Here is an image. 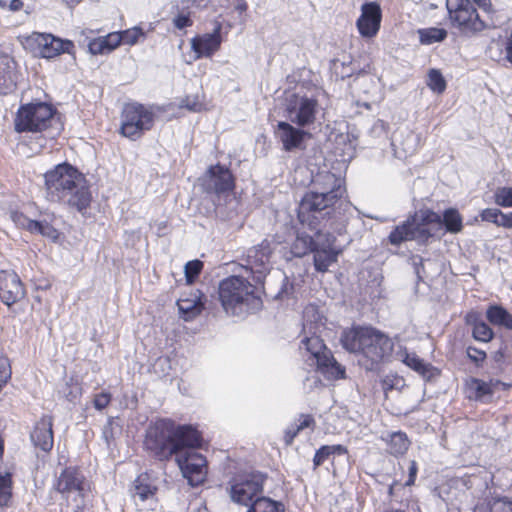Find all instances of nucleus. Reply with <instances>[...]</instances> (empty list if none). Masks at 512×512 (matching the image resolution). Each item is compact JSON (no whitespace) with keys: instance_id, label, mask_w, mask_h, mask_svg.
<instances>
[{"instance_id":"69168bd1","label":"nucleus","mask_w":512,"mask_h":512,"mask_svg":"<svg viewBox=\"0 0 512 512\" xmlns=\"http://www.w3.org/2000/svg\"><path fill=\"white\" fill-rule=\"evenodd\" d=\"M235 9H236L237 11H239L240 13H242V12L246 11V9H247V4H246V2H245L244 0H239V1H238V3H237V4H236V6H235Z\"/></svg>"},{"instance_id":"393cba45","label":"nucleus","mask_w":512,"mask_h":512,"mask_svg":"<svg viewBox=\"0 0 512 512\" xmlns=\"http://www.w3.org/2000/svg\"><path fill=\"white\" fill-rule=\"evenodd\" d=\"M30 438L35 447L44 452L50 451L54 443L52 418L50 416H43L35 425Z\"/></svg>"},{"instance_id":"6e6d98bb","label":"nucleus","mask_w":512,"mask_h":512,"mask_svg":"<svg viewBox=\"0 0 512 512\" xmlns=\"http://www.w3.org/2000/svg\"><path fill=\"white\" fill-rule=\"evenodd\" d=\"M477 6L488 14L494 13V8L491 0H473Z\"/></svg>"},{"instance_id":"0e129e2a","label":"nucleus","mask_w":512,"mask_h":512,"mask_svg":"<svg viewBox=\"0 0 512 512\" xmlns=\"http://www.w3.org/2000/svg\"><path fill=\"white\" fill-rule=\"evenodd\" d=\"M423 259L421 257H413V265L415 266V270L417 275L420 274L419 266H422Z\"/></svg>"},{"instance_id":"412c9836","label":"nucleus","mask_w":512,"mask_h":512,"mask_svg":"<svg viewBox=\"0 0 512 512\" xmlns=\"http://www.w3.org/2000/svg\"><path fill=\"white\" fill-rule=\"evenodd\" d=\"M306 135H308V133L304 130L294 127L292 124L285 121L278 122L275 129V136L282 143L285 151L300 149Z\"/></svg>"},{"instance_id":"0eeeda50","label":"nucleus","mask_w":512,"mask_h":512,"mask_svg":"<svg viewBox=\"0 0 512 512\" xmlns=\"http://www.w3.org/2000/svg\"><path fill=\"white\" fill-rule=\"evenodd\" d=\"M56 487L61 494L60 512H84L89 485L81 471L73 467L64 469Z\"/></svg>"},{"instance_id":"4c0bfd02","label":"nucleus","mask_w":512,"mask_h":512,"mask_svg":"<svg viewBox=\"0 0 512 512\" xmlns=\"http://www.w3.org/2000/svg\"><path fill=\"white\" fill-rule=\"evenodd\" d=\"M494 201L502 207H512V188L500 187L494 193Z\"/></svg>"},{"instance_id":"473e14b6","label":"nucleus","mask_w":512,"mask_h":512,"mask_svg":"<svg viewBox=\"0 0 512 512\" xmlns=\"http://www.w3.org/2000/svg\"><path fill=\"white\" fill-rule=\"evenodd\" d=\"M409 447V440L402 432H394L389 436L388 449L393 455L404 454Z\"/></svg>"},{"instance_id":"5fc2aeb1","label":"nucleus","mask_w":512,"mask_h":512,"mask_svg":"<svg viewBox=\"0 0 512 512\" xmlns=\"http://www.w3.org/2000/svg\"><path fill=\"white\" fill-rule=\"evenodd\" d=\"M314 423V419L310 415H303L298 420V423H295V426L299 428V431H301L304 428L310 427Z\"/></svg>"},{"instance_id":"37998d69","label":"nucleus","mask_w":512,"mask_h":512,"mask_svg":"<svg viewBox=\"0 0 512 512\" xmlns=\"http://www.w3.org/2000/svg\"><path fill=\"white\" fill-rule=\"evenodd\" d=\"M88 48L89 51L94 55L105 54L110 52L106 46V42L103 37H99L90 41Z\"/></svg>"},{"instance_id":"e433bc0d","label":"nucleus","mask_w":512,"mask_h":512,"mask_svg":"<svg viewBox=\"0 0 512 512\" xmlns=\"http://www.w3.org/2000/svg\"><path fill=\"white\" fill-rule=\"evenodd\" d=\"M473 337L477 341L489 342L493 338V331L484 321L474 322Z\"/></svg>"},{"instance_id":"a211bd4d","label":"nucleus","mask_w":512,"mask_h":512,"mask_svg":"<svg viewBox=\"0 0 512 512\" xmlns=\"http://www.w3.org/2000/svg\"><path fill=\"white\" fill-rule=\"evenodd\" d=\"M25 296V289L20 277L14 271H0V298L4 304L11 306Z\"/></svg>"},{"instance_id":"a19ab883","label":"nucleus","mask_w":512,"mask_h":512,"mask_svg":"<svg viewBox=\"0 0 512 512\" xmlns=\"http://www.w3.org/2000/svg\"><path fill=\"white\" fill-rule=\"evenodd\" d=\"M418 214V219L424 223L426 226L429 224H442V218L439 214L431 211V210H421Z\"/></svg>"},{"instance_id":"c03bdc74","label":"nucleus","mask_w":512,"mask_h":512,"mask_svg":"<svg viewBox=\"0 0 512 512\" xmlns=\"http://www.w3.org/2000/svg\"><path fill=\"white\" fill-rule=\"evenodd\" d=\"M11 378V366L7 357L0 355V383L6 384Z\"/></svg>"},{"instance_id":"4468645a","label":"nucleus","mask_w":512,"mask_h":512,"mask_svg":"<svg viewBox=\"0 0 512 512\" xmlns=\"http://www.w3.org/2000/svg\"><path fill=\"white\" fill-rule=\"evenodd\" d=\"M28 41L35 45V49L43 58H53L61 53L72 54L74 44L70 40H62L52 34L34 32L29 36Z\"/></svg>"},{"instance_id":"cd10ccee","label":"nucleus","mask_w":512,"mask_h":512,"mask_svg":"<svg viewBox=\"0 0 512 512\" xmlns=\"http://www.w3.org/2000/svg\"><path fill=\"white\" fill-rule=\"evenodd\" d=\"M156 488L148 483L146 475H140L135 481L132 490V496L138 504V501L145 502L152 499L155 495Z\"/></svg>"},{"instance_id":"f8f14e48","label":"nucleus","mask_w":512,"mask_h":512,"mask_svg":"<svg viewBox=\"0 0 512 512\" xmlns=\"http://www.w3.org/2000/svg\"><path fill=\"white\" fill-rule=\"evenodd\" d=\"M320 110V105L316 99L295 94L291 96L286 106L289 120L299 127L313 125Z\"/></svg>"},{"instance_id":"774afa93","label":"nucleus","mask_w":512,"mask_h":512,"mask_svg":"<svg viewBox=\"0 0 512 512\" xmlns=\"http://www.w3.org/2000/svg\"><path fill=\"white\" fill-rule=\"evenodd\" d=\"M3 453H4V442H3L2 437L0 436V460H2V458H3ZM0 469H2L1 466H0Z\"/></svg>"},{"instance_id":"aec40b11","label":"nucleus","mask_w":512,"mask_h":512,"mask_svg":"<svg viewBox=\"0 0 512 512\" xmlns=\"http://www.w3.org/2000/svg\"><path fill=\"white\" fill-rule=\"evenodd\" d=\"M221 25L217 24L212 33H206L203 35L196 36L191 39V49L194 52V60H198L202 57L210 58L220 48L221 39Z\"/></svg>"},{"instance_id":"09e8293b","label":"nucleus","mask_w":512,"mask_h":512,"mask_svg":"<svg viewBox=\"0 0 512 512\" xmlns=\"http://www.w3.org/2000/svg\"><path fill=\"white\" fill-rule=\"evenodd\" d=\"M111 401V395L106 392L95 395L93 404L97 410H103L106 408Z\"/></svg>"},{"instance_id":"c9c22d12","label":"nucleus","mask_w":512,"mask_h":512,"mask_svg":"<svg viewBox=\"0 0 512 512\" xmlns=\"http://www.w3.org/2000/svg\"><path fill=\"white\" fill-rule=\"evenodd\" d=\"M427 86L436 93H442L446 89V81L440 71L431 69L428 73Z\"/></svg>"},{"instance_id":"4be33fe9","label":"nucleus","mask_w":512,"mask_h":512,"mask_svg":"<svg viewBox=\"0 0 512 512\" xmlns=\"http://www.w3.org/2000/svg\"><path fill=\"white\" fill-rule=\"evenodd\" d=\"M419 138L411 130L399 129L392 138L394 155L401 160L412 156L418 147Z\"/></svg>"},{"instance_id":"338daca9","label":"nucleus","mask_w":512,"mask_h":512,"mask_svg":"<svg viewBox=\"0 0 512 512\" xmlns=\"http://www.w3.org/2000/svg\"><path fill=\"white\" fill-rule=\"evenodd\" d=\"M193 4L198 6V7H205L209 0H192Z\"/></svg>"},{"instance_id":"bb28decb","label":"nucleus","mask_w":512,"mask_h":512,"mask_svg":"<svg viewBox=\"0 0 512 512\" xmlns=\"http://www.w3.org/2000/svg\"><path fill=\"white\" fill-rule=\"evenodd\" d=\"M398 360L403 362L409 368L413 369L423 377H431L433 374V367L430 364L425 363L415 353H410L406 348H400L396 352Z\"/></svg>"},{"instance_id":"ea45409f","label":"nucleus","mask_w":512,"mask_h":512,"mask_svg":"<svg viewBox=\"0 0 512 512\" xmlns=\"http://www.w3.org/2000/svg\"><path fill=\"white\" fill-rule=\"evenodd\" d=\"M203 268V263L199 260L189 261L184 268L185 276L188 283H192L193 280L200 274Z\"/></svg>"},{"instance_id":"603ef678","label":"nucleus","mask_w":512,"mask_h":512,"mask_svg":"<svg viewBox=\"0 0 512 512\" xmlns=\"http://www.w3.org/2000/svg\"><path fill=\"white\" fill-rule=\"evenodd\" d=\"M497 226L512 229V211L506 214L500 210Z\"/></svg>"},{"instance_id":"c756f323","label":"nucleus","mask_w":512,"mask_h":512,"mask_svg":"<svg viewBox=\"0 0 512 512\" xmlns=\"http://www.w3.org/2000/svg\"><path fill=\"white\" fill-rule=\"evenodd\" d=\"M487 319L490 323L512 329V315L500 306H491L487 310Z\"/></svg>"},{"instance_id":"c85d7f7f","label":"nucleus","mask_w":512,"mask_h":512,"mask_svg":"<svg viewBox=\"0 0 512 512\" xmlns=\"http://www.w3.org/2000/svg\"><path fill=\"white\" fill-rule=\"evenodd\" d=\"M468 397L475 400H483L492 394L491 385L483 380L471 378L466 383Z\"/></svg>"},{"instance_id":"dca6fc26","label":"nucleus","mask_w":512,"mask_h":512,"mask_svg":"<svg viewBox=\"0 0 512 512\" xmlns=\"http://www.w3.org/2000/svg\"><path fill=\"white\" fill-rule=\"evenodd\" d=\"M202 185L207 193L215 194L220 198L232 191L234 182L232 174L227 168L215 165L206 172Z\"/></svg>"},{"instance_id":"b1692460","label":"nucleus","mask_w":512,"mask_h":512,"mask_svg":"<svg viewBox=\"0 0 512 512\" xmlns=\"http://www.w3.org/2000/svg\"><path fill=\"white\" fill-rule=\"evenodd\" d=\"M12 221L16 226L25 228L31 233H37L53 241L58 239V231L47 221H36L26 217L23 213L13 211L10 214Z\"/></svg>"},{"instance_id":"7ed1b4c3","label":"nucleus","mask_w":512,"mask_h":512,"mask_svg":"<svg viewBox=\"0 0 512 512\" xmlns=\"http://www.w3.org/2000/svg\"><path fill=\"white\" fill-rule=\"evenodd\" d=\"M144 445L160 460L176 456L185 448L201 446V436L192 426H176L170 420H160L150 426Z\"/></svg>"},{"instance_id":"e2e57ef3","label":"nucleus","mask_w":512,"mask_h":512,"mask_svg":"<svg viewBox=\"0 0 512 512\" xmlns=\"http://www.w3.org/2000/svg\"><path fill=\"white\" fill-rule=\"evenodd\" d=\"M23 7V2L21 0H11L9 4V8L11 11H18Z\"/></svg>"},{"instance_id":"9b49d317","label":"nucleus","mask_w":512,"mask_h":512,"mask_svg":"<svg viewBox=\"0 0 512 512\" xmlns=\"http://www.w3.org/2000/svg\"><path fill=\"white\" fill-rule=\"evenodd\" d=\"M265 476L259 472L234 477L229 485V495L234 503L249 506L263 490Z\"/></svg>"},{"instance_id":"9d476101","label":"nucleus","mask_w":512,"mask_h":512,"mask_svg":"<svg viewBox=\"0 0 512 512\" xmlns=\"http://www.w3.org/2000/svg\"><path fill=\"white\" fill-rule=\"evenodd\" d=\"M451 24L462 32H480L487 27L470 0H446Z\"/></svg>"},{"instance_id":"1a4fd4ad","label":"nucleus","mask_w":512,"mask_h":512,"mask_svg":"<svg viewBox=\"0 0 512 512\" xmlns=\"http://www.w3.org/2000/svg\"><path fill=\"white\" fill-rule=\"evenodd\" d=\"M154 116L152 109L142 104L125 105L122 112L121 134L132 140L138 139L144 131L152 128Z\"/></svg>"},{"instance_id":"de8ad7c7","label":"nucleus","mask_w":512,"mask_h":512,"mask_svg":"<svg viewBox=\"0 0 512 512\" xmlns=\"http://www.w3.org/2000/svg\"><path fill=\"white\" fill-rule=\"evenodd\" d=\"M499 212L497 208H486L480 214L481 220L498 225Z\"/></svg>"},{"instance_id":"a878e982","label":"nucleus","mask_w":512,"mask_h":512,"mask_svg":"<svg viewBox=\"0 0 512 512\" xmlns=\"http://www.w3.org/2000/svg\"><path fill=\"white\" fill-rule=\"evenodd\" d=\"M202 298L203 294L199 290H195L177 301L179 313L185 321H190L200 315L204 309Z\"/></svg>"},{"instance_id":"f03ea898","label":"nucleus","mask_w":512,"mask_h":512,"mask_svg":"<svg viewBox=\"0 0 512 512\" xmlns=\"http://www.w3.org/2000/svg\"><path fill=\"white\" fill-rule=\"evenodd\" d=\"M47 199L51 202H64L78 211L85 210L92 196L85 176L71 165H57L45 175Z\"/></svg>"},{"instance_id":"58836bf2","label":"nucleus","mask_w":512,"mask_h":512,"mask_svg":"<svg viewBox=\"0 0 512 512\" xmlns=\"http://www.w3.org/2000/svg\"><path fill=\"white\" fill-rule=\"evenodd\" d=\"M119 34L121 36L122 43L128 45H134L137 43L140 37L144 36L143 31L138 27L127 29L125 31L119 32Z\"/></svg>"},{"instance_id":"680f3d73","label":"nucleus","mask_w":512,"mask_h":512,"mask_svg":"<svg viewBox=\"0 0 512 512\" xmlns=\"http://www.w3.org/2000/svg\"><path fill=\"white\" fill-rule=\"evenodd\" d=\"M330 453L332 454H345L347 449L342 445H329Z\"/></svg>"},{"instance_id":"a18cd8bd","label":"nucleus","mask_w":512,"mask_h":512,"mask_svg":"<svg viewBox=\"0 0 512 512\" xmlns=\"http://www.w3.org/2000/svg\"><path fill=\"white\" fill-rule=\"evenodd\" d=\"M490 512H512V502L506 499H496L490 504Z\"/></svg>"},{"instance_id":"79ce46f5","label":"nucleus","mask_w":512,"mask_h":512,"mask_svg":"<svg viewBox=\"0 0 512 512\" xmlns=\"http://www.w3.org/2000/svg\"><path fill=\"white\" fill-rule=\"evenodd\" d=\"M180 108H186L191 112H199L203 108V104L199 101L196 96H187L179 104Z\"/></svg>"},{"instance_id":"052dcab7","label":"nucleus","mask_w":512,"mask_h":512,"mask_svg":"<svg viewBox=\"0 0 512 512\" xmlns=\"http://www.w3.org/2000/svg\"><path fill=\"white\" fill-rule=\"evenodd\" d=\"M112 430H113L112 422L109 421L107 423V425L104 426V429H103V436L108 444L110 443V440L113 438Z\"/></svg>"},{"instance_id":"5701e85b","label":"nucleus","mask_w":512,"mask_h":512,"mask_svg":"<svg viewBox=\"0 0 512 512\" xmlns=\"http://www.w3.org/2000/svg\"><path fill=\"white\" fill-rule=\"evenodd\" d=\"M334 237L327 233L314 252V265L317 271L326 272L337 261L339 251L333 247Z\"/></svg>"},{"instance_id":"ddd939ff","label":"nucleus","mask_w":512,"mask_h":512,"mask_svg":"<svg viewBox=\"0 0 512 512\" xmlns=\"http://www.w3.org/2000/svg\"><path fill=\"white\" fill-rule=\"evenodd\" d=\"M191 449L185 448L178 452L175 456V461L183 477L188 480V483L191 486H198L206 479L207 461L203 455Z\"/></svg>"},{"instance_id":"6ab92c4d","label":"nucleus","mask_w":512,"mask_h":512,"mask_svg":"<svg viewBox=\"0 0 512 512\" xmlns=\"http://www.w3.org/2000/svg\"><path fill=\"white\" fill-rule=\"evenodd\" d=\"M381 9L376 2L365 3L361 7V15L356 25L363 37L371 38L377 34L381 23Z\"/></svg>"},{"instance_id":"3c124183","label":"nucleus","mask_w":512,"mask_h":512,"mask_svg":"<svg viewBox=\"0 0 512 512\" xmlns=\"http://www.w3.org/2000/svg\"><path fill=\"white\" fill-rule=\"evenodd\" d=\"M173 24L178 29H184L192 25V20L188 14H179L173 19Z\"/></svg>"},{"instance_id":"f257e3e1","label":"nucleus","mask_w":512,"mask_h":512,"mask_svg":"<svg viewBox=\"0 0 512 512\" xmlns=\"http://www.w3.org/2000/svg\"><path fill=\"white\" fill-rule=\"evenodd\" d=\"M345 193L344 179L340 175L321 171L313 177L312 189L303 196L298 209V219L308 227L310 233L298 232L291 247L294 256L302 257L320 245L327 233L318 227L319 217L328 215Z\"/></svg>"},{"instance_id":"bf43d9fd","label":"nucleus","mask_w":512,"mask_h":512,"mask_svg":"<svg viewBox=\"0 0 512 512\" xmlns=\"http://www.w3.org/2000/svg\"><path fill=\"white\" fill-rule=\"evenodd\" d=\"M299 428L293 424L291 427H289L285 433V441L289 445L292 443L293 439L296 437V435L299 433Z\"/></svg>"},{"instance_id":"49530a36","label":"nucleus","mask_w":512,"mask_h":512,"mask_svg":"<svg viewBox=\"0 0 512 512\" xmlns=\"http://www.w3.org/2000/svg\"><path fill=\"white\" fill-rule=\"evenodd\" d=\"M331 456L329 445L322 446L319 448L313 458L314 467H318Z\"/></svg>"},{"instance_id":"f3484780","label":"nucleus","mask_w":512,"mask_h":512,"mask_svg":"<svg viewBox=\"0 0 512 512\" xmlns=\"http://www.w3.org/2000/svg\"><path fill=\"white\" fill-rule=\"evenodd\" d=\"M271 249L267 241L248 250L246 269L249 270L257 282H260L270 270Z\"/></svg>"},{"instance_id":"72a5a7b5","label":"nucleus","mask_w":512,"mask_h":512,"mask_svg":"<svg viewBox=\"0 0 512 512\" xmlns=\"http://www.w3.org/2000/svg\"><path fill=\"white\" fill-rule=\"evenodd\" d=\"M442 224L445 225L446 230L450 233H458L462 230V217L456 209H447L442 218Z\"/></svg>"},{"instance_id":"864d4df0","label":"nucleus","mask_w":512,"mask_h":512,"mask_svg":"<svg viewBox=\"0 0 512 512\" xmlns=\"http://www.w3.org/2000/svg\"><path fill=\"white\" fill-rule=\"evenodd\" d=\"M417 471H418V468H417L416 461H414V460L410 461L409 477H408V480L405 483L406 486H411V485L414 484L416 476H417Z\"/></svg>"},{"instance_id":"2eb2a0df","label":"nucleus","mask_w":512,"mask_h":512,"mask_svg":"<svg viewBox=\"0 0 512 512\" xmlns=\"http://www.w3.org/2000/svg\"><path fill=\"white\" fill-rule=\"evenodd\" d=\"M432 236V232L418 219V214L411 216L403 224L397 226L389 235L390 243L399 245L404 241H425Z\"/></svg>"},{"instance_id":"4d7b16f0","label":"nucleus","mask_w":512,"mask_h":512,"mask_svg":"<svg viewBox=\"0 0 512 512\" xmlns=\"http://www.w3.org/2000/svg\"><path fill=\"white\" fill-rule=\"evenodd\" d=\"M371 131L377 136H381L386 132V124L383 120H377L374 122Z\"/></svg>"},{"instance_id":"20e7f679","label":"nucleus","mask_w":512,"mask_h":512,"mask_svg":"<svg viewBox=\"0 0 512 512\" xmlns=\"http://www.w3.org/2000/svg\"><path fill=\"white\" fill-rule=\"evenodd\" d=\"M341 341L346 350L360 355L358 361L367 370L374 369L391 354L393 349V343L389 337L368 327L346 332Z\"/></svg>"},{"instance_id":"f704fd0d","label":"nucleus","mask_w":512,"mask_h":512,"mask_svg":"<svg viewBox=\"0 0 512 512\" xmlns=\"http://www.w3.org/2000/svg\"><path fill=\"white\" fill-rule=\"evenodd\" d=\"M418 33L420 37V42L425 45L441 42L447 36V32L445 29L435 27L421 29L419 30Z\"/></svg>"},{"instance_id":"423d86ee","label":"nucleus","mask_w":512,"mask_h":512,"mask_svg":"<svg viewBox=\"0 0 512 512\" xmlns=\"http://www.w3.org/2000/svg\"><path fill=\"white\" fill-rule=\"evenodd\" d=\"M218 294L224 311L229 315L240 316L262 305L257 288L242 276L223 279Z\"/></svg>"},{"instance_id":"13d9d810","label":"nucleus","mask_w":512,"mask_h":512,"mask_svg":"<svg viewBox=\"0 0 512 512\" xmlns=\"http://www.w3.org/2000/svg\"><path fill=\"white\" fill-rule=\"evenodd\" d=\"M468 356L474 361H483L486 357L485 352L477 350L475 348H468Z\"/></svg>"},{"instance_id":"6e6552de","label":"nucleus","mask_w":512,"mask_h":512,"mask_svg":"<svg viewBox=\"0 0 512 512\" xmlns=\"http://www.w3.org/2000/svg\"><path fill=\"white\" fill-rule=\"evenodd\" d=\"M58 122L54 110L46 103H30L19 108L15 118L17 132H42Z\"/></svg>"},{"instance_id":"2f4dec72","label":"nucleus","mask_w":512,"mask_h":512,"mask_svg":"<svg viewBox=\"0 0 512 512\" xmlns=\"http://www.w3.org/2000/svg\"><path fill=\"white\" fill-rule=\"evenodd\" d=\"M12 496V473L7 469H0V506H7Z\"/></svg>"},{"instance_id":"7c9ffc66","label":"nucleus","mask_w":512,"mask_h":512,"mask_svg":"<svg viewBox=\"0 0 512 512\" xmlns=\"http://www.w3.org/2000/svg\"><path fill=\"white\" fill-rule=\"evenodd\" d=\"M247 512H284V506L281 502L262 496L254 500Z\"/></svg>"},{"instance_id":"39448f33","label":"nucleus","mask_w":512,"mask_h":512,"mask_svg":"<svg viewBox=\"0 0 512 512\" xmlns=\"http://www.w3.org/2000/svg\"><path fill=\"white\" fill-rule=\"evenodd\" d=\"M315 312L313 307H307L304 311V336L301 340L300 348L309 354L306 361L310 362V365H316L317 370L326 378H344L345 369L334 359L331 351L327 349L320 337L316 335L319 331V325L309 321L310 315L314 317Z\"/></svg>"},{"instance_id":"8fccbe9b","label":"nucleus","mask_w":512,"mask_h":512,"mask_svg":"<svg viewBox=\"0 0 512 512\" xmlns=\"http://www.w3.org/2000/svg\"><path fill=\"white\" fill-rule=\"evenodd\" d=\"M103 38H104V40L106 42V46L110 52L112 50L116 49L122 43L121 36H120L119 32L110 33Z\"/></svg>"}]
</instances>
